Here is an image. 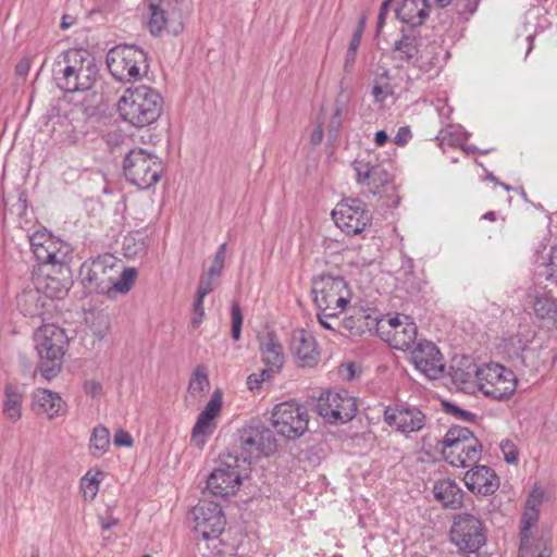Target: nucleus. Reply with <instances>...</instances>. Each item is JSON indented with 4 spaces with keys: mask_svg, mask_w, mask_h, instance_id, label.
Here are the masks:
<instances>
[{
    "mask_svg": "<svg viewBox=\"0 0 557 557\" xmlns=\"http://www.w3.org/2000/svg\"><path fill=\"white\" fill-rule=\"evenodd\" d=\"M222 408V393L216 389L205 409L199 413L197 421L191 431V440L198 445L202 446L206 443V437L214 432L216 423L214 419L218 417Z\"/></svg>",
    "mask_w": 557,
    "mask_h": 557,
    "instance_id": "23",
    "label": "nucleus"
},
{
    "mask_svg": "<svg viewBox=\"0 0 557 557\" xmlns=\"http://www.w3.org/2000/svg\"><path fill=\"white\" fill-rule=\"evenodd\" d=\"M441 444L444 459L453 467L467 468L481 459L483 446L468 428L451 426Z\"/></svg>",
    "mask_w": 557,
    "mask_h": 557,
    "instance_id": "4",
    "label": "nucleus"
},
{
    "mask_svg": "<svg viewBox=\"0 0 557 557\" xmlns=\"http://www.w3.org/2000/svg\"><path fill=\"white\" fill-rule=\"evenodd\" d=\"M232 317V337L234 341H239L243 325V312L239 304L236 300L232 301L231 308Z\"/></svg>",
    "mask_w": 557,
    "mask_h": 557,
    "instance_id": "46",
    "label": "nucleus"
},
{
    "mask_svg": "<svg viewBox=\"0 0 557 557\" xmlns=\"http://www.w3.org/2000/svg\"><path fill=\"white\" fill-rule=\"evenodd\" d=\"M46 296L38 288L24 289L16 297V306L25 317L40 318L46 306Z\"/></svg>",
    "mask_w": 557,
    "mask_h": 557,
    "instance_id": "33",
    "label": "nucleus"
},
{
    "mask_svg": "<svg viewBox=\"0 0 557 557\" xmlns=\"http://www.w3.org/2000/svg\"><path fill=\"white\" fill-rule=\"evenodd\" d=\"M357 175V183L366 185L373 194H381L392 183L389 172L379 163H372L364 158H358L352 163Z\"/></svg>",
    "mask_w": 557,
    "mask_h": 557,
    "instance_id": "21",
    "label": "nucleus"
},
{
    "mask_svg": "<svg viewBox=\"0 0 557 557\" xmlns=\"http://www.w3.org/2000/svg\"><path fill=\"white\" fill-rule=\"evenodd\" d=\"M392 0H384L381 4L379 16H377V25H376V32L380 33L381 29L384 26L386 15L388 13L389 7H391Z\"/></svg>",
    "mask_w": 557,
    "mask_h": 557,
    "instance_id": "55",
    "label": "nucleus"
},
{
    "mask_svg": "<svg viewBox=\"0 0 557 557\" xmlns=\"http://www.w3.org/2000/svg\"><path fill=\"white\" fill-rule=\"evenodd\" d=\"M123 173L131 184L140 189H148L160 181L163 164L156 154L143 148H135L124 157Z\"/></svg>",
    "mask_w": 557,
    "mask_h": 557,
    "instance_id": "7",
    "label": "nucleus"
},
{
    "mask_svg": "<svg viewBox=\"0 0 557 557\" xmlns=\"http://www.w3.org/2000/svg\"><path fill=\"white\" fill-rule=\"evenodd\" d=\"M450 540L462 552L479 550L486 541L482 522L471 513L458 515L450 529Z\"/></svg>",
    "mask_w": 557,
    "mask_h": 557,
    "instance_id": "16",
    "label": "nucleus"
},
{
    "mask_svg": "<svg viewBox=\"0 0 557 557\" xmlns=\"http://www.w3.org/2000/svg\"><path fill=\"white\" fill-rule=\"evenodd\" d=\"M191 517L196 536L206 541L218 539L226 524L221 506L214 502L200 500L193 508Z\"/></svg>",
    "mask_w": 557,
    "mask_h": 557,
    "instance_id": "15",
    "label": "nucleus"
},
{
    "mask_svg": "<svg viewBox=\"0 0 557 557\" xmlns=\"http://www.w3.org/2000/svg\"><path fill=\"white\" fill-rule=\"evenodd\" d=\"M530 341L524 338L521 334L510 336L505 343V349L511 359H517L524 349L530 346Z\"/></svg>",
    "mask_w": 557,
    "mask_h": 557,
    "instance_id": "44",
    "label": "nucleus"
},
{
    "mask_svg": "<svg viewBox=\"0 0 557 557\" xmlns=\"http://www.w3.org/2000/svg\"><path fill=\"white\" fill-rule=\"evenodd\" d=\"M30 58L24 57L15 66V72L20 76H26L30 69Z\"/></svg>",
    "mask_w": 557,
    "mask_h": 557,
    "instance_id": "59",
    "label": "nucleus"
},
{
    "mask_svg": "<svg viewBox=\"0 0 557 557\" xmlns=\"http://www.w3.org/2000/svg\"><path fill=\"white\" fill-rule=\"evenodd\" d=\"M317 412L325 422L337 424L351 421L357 413V403L348 391L323 392L315 405Z\"/></svg>",
    "mask_w": 557,
    "mask_h": 557,
    "instance_id": "13",
    "label": "nucleus"
},
{
    "mask_svg": "<svg viewBox=\"0 0 557 557\" xmlns=\"http://www.w3.org/2000/svg\"><path fill=\"white\" fill-rule=\"evenodd\" d=\"M463 481L469 491L483 496L492 495L499 487L497 474L487 466L473 467L465 474Z\"/></svg>",
    "mask_w": 557,
    "mask_h": 557,
    "instance_id": "24",
    "label": "nucleus"
},
{
    "mask_svg": "<svg viewBox=\"0 0 557 557\" xmlns=\"http://www.w3.org/2000/svg\"><path fill=\"white\" fill-rule=\"evenodd\" d=\"M224 259H225V257H221L220 255H214L212 264L208 270V272H210V275H216V276L221 275L223 268H224Z\"/></svg>",
    "mask_w": 557,
    "mask_h": 557,
    "instance_id": "57",
    "label": "nucleus"
},
{
    "mask_svg": "<svg viewBox=\"0 0 557 557\" xmlns=\"http://www.w3.org/2000/svg\"><path fill=\"white\" fill-rule=\"evenodd\" d=\"M98 69L95 59L84 49H69L55 60L53 77L65 92L89 90L95 84Z\"/></svg>",
    "mask_w": 557,
    "mask_h": 557,
    "instance_id": "1",
    "label": "nucleus"
},
{
    "mask_svg": "<svg viewBox=\"0 0 557 557\" xmlns=\"http://www.w3.org/2000/svg\"><path fill=\"white\" fill-rule=\"evenodd\" d=\"M203 299L205 297H200V295L196 294V300L194 304V312L191 318V324L195 329L199 327L205 315Z\"/></svg>",
    "mask_w": 557,
    "mask_h": 557,
    "instance_id": "50",
    "label": "nucleus"
},
{
    "mask_svg": "<svg viewBox=\"0 0 557 557\" xmlns=\"http://www.w3.org/2000/svg\"><path fill=\"white\" fill-rule=\"evenodd\" d=\"M110 445V432L103 425H97L91 433L89 448L98 451L94 456L100 457L103 455Z\"/></svg>",
    "mask_w": 557,
    "mask_h": 557,
    "instance_id": "40",
    "label": "nucleus"
},
{
    "mask_svg": "<svg viewBox=\"0 0 557 557\" xmlns=\"http://www.w3.org/2000/svg\"><path fill=\"white\" fill-rule=\"evenodd\" d=\"M137 276V271L134 268L124 269L119 271L115 280H112V290L126 294L133 286Z\"/></svg>",
    "mask_w": 557,
    "mask_h": 557,
    "instance_id": "41",
    "label": "nucleus"
},
{
    "mask_svg": "<svg viewBox=\"0 0 557 557\" xmlns=\"http://www.w3.org/2000/svg\"><path fill=\"white\" fill-rule=\"evenodd\" d=\"M239 444L249 453L259 451L270 456L277 450L278 444L273 431L259 418L249 420L239 431Z\"/></svg>",
    "mask_w": 557,
    "mask_h": 557,
    "instance_id": "17",
    "label": "nucleus"
},
{
    "mask_svg": "<svg viewBox=\"0 0 557 557\" xmlns=\"http://www.w3.org/2000/svg\"><path fill=\"white\" fill-rule=\"evenodd\" d=\"M247 457L227 454L220 460L207 479V488L215 497L225 498L234 495L242 485L240 467L247 462Z\"/></svg>",
    "mask_w": 557,
    "mask_h": 557,
    "instance_id": "9",
    "label": "nucleus"
},
{
    "mask_svg": "<svg viewBox=\"0 0 557 557\" xmlns=\"http://www.w3.org/2000/svg\"><path fill=\"white\" fill-rule=\"evenodd\" d=\"M421 46V36L416 28H403L401 36L394 42L393 51L397 59L410 62L417 58Z\"/></svg>",
    "mask_w": 557,
    "mask_h": 557,
    "instance_id": "32",
    "label": "nucleus"
},
{
    "mask_svg": "<svg viewBox=\"0 0 557 557\" xmlns=\"http://www.w3.org/2000/svg\"><path fill=\"white\" fill-rule=\"evenodd\" d=\"M289 349L296 363L301 368H312L320 360V350L314 336L304 329L292 333Z\"/></svg>",
    "mask_w": 557,
    "mask_h": 557,
    "instance_id": "22",
    "label": "nucleus"
},
{
    "mask_svg": "<svg viewBox=\"0 0 557 557\" xmlns=\"http://www.w3.org/2000/svg\"><path fill=\"white\" fill-rule=\"evenodd\" d=\"M162 109L163 99L161 95L146 85L127 88L117 102V112L121 119L137 128L157 122Z\"/></svg>",
    "mask_w": 557,
    "mask_h": 557,
    "instance_id": "2",
    "label": "nucleus"
},
{
    "mask_svg": "<svg viewBox=\"0 0 557 557\" xmlns=\"http://www.w3.org/2000/svg\"><path fill=\"white\" fill-rule=\"evenodd\" d=\"M55 274H47L42 286L45 296L50 298H63L72 286V275L70 267L64 263L58 265Z\"/></svg>",
    "mask_w": 557,
    "mask_h": 557,
    "instance_id": "29",
    "label": "nucleus"
},
{
    "mask_svg": "<svg viewBox=\"0 0 557 557\" xmlns=\"http://www.w3.org/2000/svg\"><path fill=\"white\" fill-rule=\"evenodd\" d=\"M376 333L394 349L406 351L417 345L418 326L405 314H386L376 319Z\"/></svg>",
    "mask_w": 557,
    "mask_h": 557,
    "instance_id": "8",
    "label": "nucleus"
},
{
    "mask_svg": "<svg viewBox=\"0 0 557 557\" xmlns=\"http://www.w3.org/2000/svg\"><path fill=\"white\" fill-rule=\"evenodd\" d=\"M113 443L119 447H132L134 445L131 434L122 429L115 432Z\"/></svg>",
    "mask_w": 557,
    "mask_h": 557,
    "instance_id": "51",
    "label": "nucleus"
},
{
    "mask_svg": "<svg viewBox=\"0 0 557 557\" xmlns=\"http://www.w3.org/2000/svg\"><path fill=\"white\" fill-rule=\"evenodd\" d=\"M116 261V258L110 253L85 261L79 269L84 287L99 294L111 292L112 280H115L119 273Z\"/></svg>",
    "mask_w": 557,
    "mask_h": 557,
    "instance_id": "11",
    "label": "nucleus"
},
{
    "mask_svg": "<svg viewBox=\"0 0 557 557\" xmlns=\"http://www.w3.org/2000/svg\"><path fill=\"white\" fill-rule=\"evenodd\" d=\"M259 349L262 361L274 366V370H282L284 364V350L277 335L273 331L258 335Z\"/></svg>",
    "mask_w": 557,
    "mask_h": 557,
    "instance_id": "26",
    "label": "nucleus"
},
{
    "mask_svg": "<svg viewBox=\"0 0 557 557\" xmlns=\"http://www.w3.org/2000/svg\"><path fill=\"white\" fill-rule=\"evenodd\" d=\"M55 240L51 235L46 233L36 232L29 237L32 250L39 247L42 244Z\"/></svg>",
    "mask_w": 557,
    "mask_h": 557,
    "instance_id": "53",
    "label": "nucleus"
},
{
    "mask_svg": "<svg viewBox=\"0 0 557 557\" xmlns=\"http://www.w3.org/2000/svg\"><path fill=\"white\" fill-rule=\"evenodd\" d=\"M520 364L528 372L532 373L537 370L540 364V356L536 348L531 345L528 346L524 351L519 355L516 359V366Z\"/></svg>",
    "mask_w": 557,
    "mask_h": 557,
    "instance_id": "42",
    "label": "nucleus"
},
{
    "mask_svg": "<svg viewBox=\"0 0 557 557\" xmlns=\"http://www.w3.org/2000/svg\"><path fill=\"white\" fill-rule=\"evenodd\" d=\"M3 395V414L12 423H15L22 418V407L25 395L24 385L16 381H10L4 385Z\"/></svg>",
    "mask_w": 557,
    "mask_h": 557,
    "instance_id": "27",
    "label": "nucleus"
},
{
    "mask_svg": "<svg viewBox=\"0 0 557 557\" xmlns=\"http://www.w3.org/2000/svg\"><path fill=\"white\" fill-rule=\"evenodd\" d=\"M535 315L547 323L557 321V299L549 294L537 295L533 302Z\"/></svg>",
    "mask_w": 557,
    "mask_h": 557,
    "instance_id": "36",
    "label": "nucleus"
},
{
    "mask_svg": "<svg viewBox=\"0 0 557 557\" xmlns=\"http://www.w3.org/2000/svg\"><path fill=\"white\" fill-rule=\"evenodd\" d=\"M539 520V509H524L520 529L519 557H525L532 550L530 529Z\"/></svg>",
    "mask_w": 557,
    "mask_h": 557,
    "instance_id": "35",
    "label": "nucleus"
},
{
    "mask_svg": "<svg viewBox=\"0 0 557 557\" xmlns=\"http://www.w3.org/2000/svg\"><path fill=\"white\" fill-rule=\"evenodd\" d=\"M426 414L416 406L396 405L384 411V421L401 433L421 431L426 424Z\"/></svg>",
    "mask_w": 557,
    "mask_h": 557,
    "instance_id": "19",
    "label": "nucleus"
},
{
    "mask_svg": "<svg viewBox=\"0 0 557 557\" xmlns=\"http://www.w3.org/2000/svg\"><path fill=\"white\" fill-rule=\"evenodd\" d=\"M65 403L58 393L46 388H37L32 395V410L38 414H45L49 420L61 414Z\"/></svg>",
    "mask_w": 557,
    "mask_h": 557,
    "instance_id": "25",
    "label": "nucleus"
},
{
    "mask_svg": "<svg viewBox=\"0 0 557 557\" xmlns=\"http://www.w3.org/2000/svg\"><path fill=\"white\" fill-rule=\"evenodd\" d=\"M541 503H542V493L536 494L535 492H533L527 499L525 508L539 509Z\"/></svg>",
    "mask_w": 557,
    "mask_h": 557,
    "instance_id": "64",
    "label": "nucleus"
},
{
    "mask_svg": "<svg viewBox=\"0 0 557 557\" xmlns=\"http://www.w3.org/2000/svg\"><path fill=\"white\" fill-rule=\"evenodd\" d=\"M90 330L94 335L101 341L110 330V318L103 312L91 314Z\"/></svg>",
    "mask_w": 557,
    "mask_h": 557,
    "instance_id": "43",
    "label": "nucleus"
},
{
    "mask_svg": "<svg viewBox=\"0 0 557 557\" xmlns=\"http://www.w3.org/2000/svg\"><path fill=\"white\" fill-rule=\"evenodd\" d=\"M410 352L411 361L416 369L422 372L428 379L435 380L443 373V357L434 343L420 341Z\"/></svg>",
    "mask_w": 557,
    "mask_h": 557,
    "instance_id": "20",
    "label": "nucleus"
},
{
    "mask_svg": "<svg viewBox=\"0 0 557 557\" xmlns=\"http://www.w3.org/2000/svg\"><path fill=\"white\" fill-rule=\"evenodd\" d=\"M213 277H218L216 275H210V272L200 276L197 293L200 297H206L213 290Z\"/></svg>",
    "mask_w": 557,
    "mask_h": 557,
    "instance_id": "49",
    "label": "nucleus"
},
{
    "mask_svg": "<svg viewBox=\"0 0 557 557\" xmlns=\"http://www.w3.org/2000/svg\"><path fill=\"white\" fill-rule=\"evenodd\" d=\"M106 63L110 74L119 82H136L147 74V53L135 45H117L107 53Z\"/></svg>",
    "mask_w": 557,
    "mask_h": 557,
    "instance_id": "5",
    "label": "nucleus"
},
{
    "mask_svg": "<svg viewBox=\"0 0 557 557\" xmlns=\"http://www.w3.org/2000/svg\"><path fill=\"white\" fill-rule=\"evenodd\" d=\"M411 138V132L409 127L403 126L398 129L396 136L394 137L393 141L396 146H405L409 139Z\"/></svg>",
    "mask_w": 557,
    "mask_h": 557,
    "instance_id": "54",
    "label": "nucleus"
},
{
    "mask_svg": "<svg viewBox=\"0 0 557 557\" xmlns=\"http://www.w3.org/2000/svg\"><path fill=\"white\" fill-rule=\"evenodd\" d=\"M84 389L87 395H90L92 397L99 396L102 393V385L94 380L86 381L84 384Z\"/></svg>",
    "mask_w": 557,
    "mask_h": 557,
    "instance_id": "56",
    "label": "nucleus"
},
{
    "mask_svg": "<svg viewBox=\"0 0 557 557\" xmlns=\"http://www.w3.org/2000/svg\"><path fill=\"white\" fill-rule=\"evenodd\" d=\"M346 108L347 99L341 92L335 99L333 114L326 126L327 136L332 140H336L339 135V131L343 125L342 114L346 110Z\"/></svg>",
    "mask_w": 557,
    "mask_h": 557,
    "instance_id": "38",
    "label": "nucleus"
},
{
    "mask_svg": "<svg viewBox=\"0 0 557 557\" xmlns=\"http://www.w3.org/2000/svg\"><path fill=\"white\" fill-rule=\"evenodd\" d=\"M430 5L428 0H403L396 9V16L409 28H416L423 24L429 15Z\"/></svg>",
    "mask_w": 557,
    "mask_h": 557,
    "instance_id": "28",
    "label": "nucleus"
},
{
    "mask_svg": "<svg viewBox=\"0 0 557 557\" xmlns=\"http://www.w3.org/2000/svg\"><path fill=\"white\" fill-rule=\"evenodd\" d=\"M209 386L210 382L207 368L203 364L197 366L188 383L187 392L189 396L198 400L203 393L208 392Z\"/></svg>",
    "mask_w": 557,
    "mask_h": 557,
    "instance_id": "37",
    "label": "nucleus"
},
{
    "mask_svg": "<svg viewBox=\"0 0 557 557\" xmlns=\"http://www.w3.org/2000/svg\"><path fill=\"white\" fill-rule=\"evenodd\" d=\"M267 368L257 373L263 383L270 382L281 370H274V366L265 364Z\"/></svg>",
    "mask_w": 557,
    "mask_h": 557,
    "instance_id": "58",
    "label": "nucleus"
},
{
    "mask_svg": "<svg viewBox=\"0 0 557 557\" xmlns=\"http://www.w3.org/2000/svg\"><path fill=\"white\" fill-rule=\"evenodd\" d=\"M480 0H461L458 4L462 3L460 13L473 14L479 5Z\"/></svg>",
    "mask_w": 557,
    "mask_h": 557,
    "instance_id": "60",
    "label": "nucleus"
},
{
    "mask_svg": "<svg viewBox=\"0 0 557 557\" xmlns=\"http://www.w3.org/2000/svg\"><path fill=\"white\" fill-rule=\"evenodd\" d=\"M313 302L326 315H338L350 302V290L343 276L327 273L312 277Z\"/></svg>",
    "mask_w": 557,
    "mask_h": 557,
    "instance_id": "6",
    "label": "nucleus"
},
{
    "mask_svg": "<svg viewBox=\"0 0 557 557\" xmlns=\"http://www.w3.org/2000/svg\"><path fill=\"white\" fill-rule=\"evenodd\" d=\"M479 389L495 400H508L517 388L515 373L499 363L483 364L479 372Z\"/></svg>",
    "mask_w": 557,
    "mask_h": 557,
    "instance_id": "10",
    "label": "nucleus"
},
{
    "mask_svg": "<svg viewBox=\"0 0 557 557\" xmlns=\"http://www.w3.org/2000/svg\"><path fill=\"white\" fill-rule=\"evenodd\" d=\"M138 234H128L124 237L123 249L126 257H135L145 251V243L143 239H137Z\"/></svg>",
    "mask_w": 557,
    "mask_h": 557,
    "instance_id": "45",
    "label": "nucleus"
},
{
    "mask_svg": "<svg viewBox=\"0 0 557 557\" xmlns=\"http://www.w3.org/2000/svg\"><path fill=\"white\" fill-rule=\"evenodd\" d=\"M335 224L347 235L361 233L370 223L369 211L360 199H349L336 206L332 211Z\"/></svg>",
    "mask_w": 557,
    "mask_h": 557,
    "instance_id": "18",
    "label": "nucleus"
},
{
    "mask_svg": "<svg viewBox=\"0 0 557 557\" xmlns=\"http://www.w3.org/2000/svg\"><path fill=\"white\" fill-rule=\"evenodd\" d=\"M478 367L470 357L461 356L454 358L449 367V375L456 385H467L472 382L479 383Z\"/></svg>",
    "mask_w": 557,
    "mask_h": 557,
    "instance_id": "31",
    "label": "nucleus"
},
{
    "mask_svg": "<svg viewBox=\"0 0 557 557\" xmlns=\"http://www.w3.org/2000/svg\"><path fill=\"white\" fill-rule=\"evenodd\" d=\"M500 448L503 450L506 462L513 463L517 461L518 454H517L516 447L512 442H510L508 440L502 442Z\"/></svg>",
    "mask_w": 557,
    "mask_h": 557,
    "instance_id": "52",
    "label": "nucleus"
},
{
    "mask_svg": "<svg viewBox=\"0 0 557 557\" xmlns=\"http://www.w3.org/2000/svg\"><path fill=\"white\" fill-rule=\"evenodd\" d=\"M82 486L85 490V494L87 491H90L91 497H95L98 492V481L95 479L83 478Z\"/></svg>",
    "mask_w": 557,
    "mask_h": 557,
    "instance_id": "61",
    "label": "nucleus"
},
{
    "mask_svg": "<svg viewBox=\"0 0 557 557\" xmlns=\"http://www.w3.org/2000/svg\"><path fill=\"white\" fill-rule=\"evenodd\" d=\"M442 405H443L445 412L453 414L456 419H459L462 421H474V419H475V414L473 412L461 409L453 403L443 401Z\"/></svg>",
    "mask_w": 557,
    "mask_h": 557,
    "instance_id": "48",
    "label": "nucleus"
},
{
    "mask_svg": "<svg viewBox=\"0 0 557 557\" xmlns=\"http://www.w3.org/2000/svg\"><path fill=\"white\" fill-rule=\"evenodd\" d=\"M322 139H323V122L320 121V119H319L318 125L311 134L310 141L312 145H319L322 141Z\"/></svg>",
    "mask_w": 557,
    "mask_h": 557,
    "instance_id": "62",
    "label": "nucleus"
},
{
    "mask_svg": "<svg viewBox=\"0 0 557 557\" xmlns=\"http://www.w3.org/2000/svg\"><path fill=\"white\" fill-rule=\"evenodd\" d=\"M338 315H326L325 312H318V320L320 324L326 330H334V325L330 322V320H336Z\"/></svg>",
    "mask_w": 557,
    "mask_h": 557,
    "instance_id": "63",
    "label": "nucleus"
},
{
    "mask_svg": "<svg viewBox=\"0 0 557 557\" xmlns=\"http://www.w3.org/2000/svg\"><path fill=\"white\" fill-rule=\"evenodd\" d=\"M366 23H367V16L362 15L358 21V24H357L356 29L350 39L349 47H348V50H347V53L345 57L344 69L346 72H350L355 64L356 57H357V50L360 46L361 37L366 29Z\"/></svg>",
    "mask_w": 557,
    "mask_h": 557,
    "instance_id": "39",
    "label": "nucleus"
},
{
    "mask_svg": "<svg viewBox=\"0 0 557 557\" xmlns=\"http://www.w3.org/2000/svg\"><path fill=\"white\" fill-rule=\"evenodd\" d=\"M39 356L37 369L46 380L55 377L61 369L70 338L64 329L55 324H45L34 335Z\"/></svg>",
    "mask_w": 557,
    "mask_h": 557,
    "instance_id": "3",
    "label": "nucleus"
},
{
    "mask_svg": "<svg viewBox=\"0 0 557 557\" xmlns=\"http://www.w3.org/2000/svg\"><path fill=\"white\" fill-rule=\"evenodd\" d=\"M149 10L147 27L152 36L159 37L164 33L178 35L183 28L181 12L170 0H145Z\"/></svg>",
    "mask_w": 557,
    "mask_h": 557,
    "instance_id": "14",
    "label": "nucleus"
},
{
    "mask_svg": "<svg viewBox=\"0 0 557 557\" xmlns=\"http://www.w3.org/2000/svg\"><path fill=\"white\" fill-rule=\"evenodd\" d=\"M542 275H544L547 281L557 283V244L550 248L549 258L544 264Z\"/></svg>",
    "mask_w": 557,
    "mask_h": 557,
    "instance_id": "47",
    "label": "nucleus"
},
{
    "mask_svg": "<svg viewBox=\"0 0 557 557\" xmlns=\"http://www.w3.org/2000/svg\"><path fill=\"white\" fill-rule=\"evenodd\" d=\"M271 423L278 435L287 440H297L308 430L307 409L293 401L277 404L271 414Z\"/></svg>",
    "mask_w": 557,
    "mask_h": 557,
    "instance_id": "12",
    "label": "nucleus"
},
{
    "mask_svg": "<svg viewBox=\"0 0 557 557\" xmlns=\"http://www.w3.org/2000/svg\"><path fill=\"white\" fill-rule=\"evenodd\" d=\"M433 493L435 499L445 508L458 509L462 507L465 492L450 479L436 482L433 487Z\"/></svg>",
    "mask_w": 557,
    "mask_h": 557,
    "instance_id": "30",
    "label": "nucleus"
},
{
    "mask_svg": "<svg viewBox=\"0 0 557 557\" xmlns=\"http://www.w3.org/2000/svg\"><path fill=\"white\" fill-rule=\"evenodd\" d=\"M64 248L65 247L62 242L53 240L33 249V253L36 260L40 263L60 265L64 263L67 255V249L64 250Z\"/></svg>",
    "mask_w": 557,
    "mask_h": 557,
    "instance_id": "34",
    "label": "nucleus"
}]
</instances>
